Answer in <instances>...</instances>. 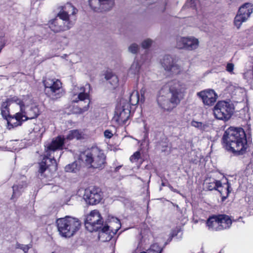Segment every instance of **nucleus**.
<instances>
[{
  "mask_svg": "<svg viewBox=\"0 0 253 253\" xmlns=\"http://www.w3.org/2000/svg\"><path fill=\"white\" fill-rule=\"evenodd\" d=\"M105 156L103 151L97 148L91 149L81 154L79 161L85 166L94 169L102 168L105 162Z\"/></svg>",
  "mask_w": 253,
  "mask_h": 253,
  "instance_id": "obj_6",
  "label": "nucleus"
},
{
  "mask_svg": "<svg viewBox=\"0 0 253 253\" xmlns=\"http://www.w3.org/2000/svg\"><path fill=\"white\" fill-rule=\"evenodd\" d=\"M207 225L210 230L214 231L221 230L219 224L218 215H214L209 217L207 221Z\"/></svg>",
  "mask_w": 253,
  "mask_h": 253,
  "instance_id": "obj_23",
  "label": "nucleus"
},
{
  "mask_svg": "<svg viewBox=\"0 0 253 253\" xmlns=\"http://www.w3.org/2000/svg\"><path fill=\"white\" fill-rule=\"evenodd\" d=\"M253 12V5L250 3H246L241 6L234 18V25L239 29L243 23L246 22Z\"/></svg>",
  "mask_w": 253,
  "mask_h": 253,
  "instance_id": "obj_15",
  "label": "nucleus"
},
{
  "mask_svg": "<svg viewBox=\"0 0 253 253\" xmlns=\"http://www.w3.org/2000/svg\"><path fill=\"white\" fill-rule=\"evenodd\" d=\"M191 124L192 126L197 128L202 131L207 130L209 127V125L206 123H203L200 122L192 121Z\"/></svg>",
  "mask_w": 253,
  "mask_h": 253,
  "instance_id": "obj_29",
  "label": "nucleus"
},
{
  "mask_svg": "<svg viewBox=\"0 0 253 253\" xmlns=\"http://www.w3.org/2000/svg\"><path fill=\"white\" fill-rule=\"evenodd\" d=\"M17 100H19V97L17 96L9 97L3 102L1 105V114L3 118L6 120L7 128L9 129L21 126V123L18 122L16 118V114L13 116L9 114V106L12 103H15L17 105Z\"/></svg>",
  "mask_w": 253,
  "mask_h": 253,
  "instance_id": "obj_9",
  "label": "nucleus"
},
{
  "mask_svg": "<svg viewBox=\"0 0 253 253\" xmlns=\"http://www.w3.org/2000/svg\"><path fill=\"white\" fill-rule=\"evenodd\" d=\"M16 248L22 250L24 253H27L29 249L32 248V245L30 244L23 245L20 244H17L16 245Z\"/></svg>",
  "mask_w": 253,
  "mask_h": 253,
  "instance_id": "obj_35",
  "label": "nucleus"
},
{
  "mask_svg": "<svg viewBox=\"0 0 253 253\" xmlns=\"http://www.w3.org/2000/svg\"><path fill=\"white\" fill-rule=\"evenodd\" d=\"M166 89H168L169 93L173 97L174 102L176 101L179 104L183 98L184 93L187 89L186 84L179 80H172L163 86Z\"/></svg>",
  "mask_w": 253,
  "mask_h": 253,
  "instance_id": "obj_8",
  "label": "nucleus"
},
{
  "mask_svg": "<svg viewBox=\"0 0 253 253\" xmlns=\"http://www.w3.org/2000/svg\"><path fill=\"white\" fill-rule=\"evenodd\" d=\"M84 197L90 205H96L101 201L103 194L99 188L89 187L85 189Z\"/></svg>",
  "mask_w": 253,
  "mask_h": 253,
  "instance_id": "obj_17",
  "label": "nucleus"
},
{
  "mask_svg": "<svg viewBox=\"0 0 253 253\" xmlns=\"http://www.w3.org/2000/svg\"><path fill=\"white\" fill-rule=\"evenodd\" d=\"M127 99H121L120 105L121 108L119 109L117 108L116 113L118 115V120L119 121L126 123L129 117L131 107L128 103L126 104V101Z\"/></svg>",
  "mask_w": 253,
  "mask_h": 253,
  "instance_id": "obj_22",
  "label": "nucleus"
},
{
  "mask_svg": "<svg viewBox=\"0 0 253 253\" xmlns=\"http://www.w3.org/2000/svg\"><path fill=\"white\" fill-rule=\"evenodd\" d=\"M210 184L213 185V187H215V190H217L218 188L221 187L222 186L221 182L219 180H214L213 182H210Z\"/></svg>",
  "mask_w": 253,
  "mask_h": 253,
  "instance_id": "obj_38",
  "label": "nucleus"
},
{
  "mask_svg": "<svg viewBox=\"0 0 253 253\" xmlns=\"http://www.w3.org/2000/svg\"><path fill=\"white\" fill-rule=\"evenodd\" d=\"M17 102L20 111L16 113V118L21 123V125L22 122L35 119L40 115L39 106L31 96L25 95L19 97Z\"/></svg>",
  "mask_w": 253,
  "mask_h": 253,
  "instance_id": "obj_3",
  "label": "nucleus"
},
{
  "mask_svg": "<svg viewBox=\"0 0 253 253\" xmlns=\"http://www.w3.org/2000/svg\"><path fill=\"white\" fill-rule=\"evenodd\" d=\"M180 231V229L179 228H176L172 230L170 235L171 237H173L174 236H177V234Z\"/></svg>",
  "mask_w": 253,
  "mask_h": 253,
  "instance_id": "obj_41",
  "label": "nucleus"
},
{
  "mask_svg": "<svg viewBox=\"0 0 253 253\" xmlns=\"http://www.w3.org/2000/svg\"><path fill=\"white\" fill-rule=\"evenodd\" d=\"M162 249L157 243L154 244L151 246L150 249L145 252L147 253H161Z\"/></svg>",
  "mask_w": 253,
  "mask_h": 253,
  "instance_id": "obj_32",
  "label": "nucleus"
},
{
  "mask_svg": "<svg viewBox=\"0 0 253 253\" xmlns=\"http://www.w3.org/2000/svg\"><path fill=\"white\" fill-rule=\"evenodd\" d=\"M121 224L119 219L112 217V221L110 222V225H105L101 227V231L99 233V238L102 242L110 241L113 237L120 229Z\"/></svg>",
  "mask_w": 253,
  "mask_h": 253,
  "instance_id": "obj_11",
  "label": "nucleus"
},
{
  "mask_svg": "<svg viewBox=\"0 0 253 253\" xmlns=\"http://www.w3.org/2000/svg\"><path fill=\"white\" fill-rule=\"evenodd\" d=\"M198 1L195 0H187L185 4L183 6V8L186 9L187 8L191 7L197 10V4Z\"/></svg>",
  "mask_w": 253,
  "mask_h": 253,
  "instance_id": "obj_33",
  "label": "nucleus"
},
{
  "mask_svg": "<svg viewBox=\"0 0 253 253\" xmlns=\"http://www.w3.org/2000/svg\"><path fill=\"white\" fill-rule=\"evenodd\" d=\"M27 184L25 182L22 181L17 185H14L12 187L13 194L11 197L12 199L17 198L20 196L23 192L24 189L26 187Z\"/></svg>",
  "mask_w": 253,
  "mask_h": 253,
  "instance_id": "obj_26",
  "label": "nucleus"
},
{
  "mask_svg": "<svg viewBox=\"0 0 253 253\" xmlns=\"http://www.w3.org/2000/svg\"><path fill=\"white\" fill-rule=\"evenodd\" d=\"M53 20L50 24V28L54 32H60L61 31H66L70 29L73 26L71 20L69 21L62 20L59 18Z\"/></svg>",
  "mask_w": 253,
  "mask_h": 253,
  "instance_id": "obj_21",
  "label": "nucleus"
},
{
  "mask_svg": "<svg viewBox=\"0 0 253 253\" xmlns=\"http://www.w3.org/2000/svg\"><path fill=\"white\" fill-rule=\"evenodd\" d=\"M45 91L53 99L60 97L62 94V83L55 78H46L43 81Z\"/></svg>",
  "mask_w": 253,
  "mask_h": 253,
  "instance_id": "obj_12",
  "label": "nucleus"
},
{
  "mask_svg": "<svg viewBox=\"0 0 253 253\" xmlns=\"http://www.w3.org/2000/svg\"><path fill=\"white\" fill-rule=\"evenodd\" d=\"M205 105L212 106L215 102L217 96L212 89H206L197 93Z\"/></svg>",
  "mask_w": 253,
  "mask_h": 253,
  "instance_id": "obj_20",
  "label": "nucleus"
},
{
  "mask_svg": "<svg viewBox=\"0 0 253 253\" xmlns=\"http://www.w3.org/2000/svg\"><path fill=\"white\" fill-rule=\"evenodd\" d=\"M234 65L233 63H228L226 66V71L231 74L233 73Z\"/></svg>",
  "mask_w": 253,
  "mask_h": 253,
  "instance_id": "obj_39",
  "label": "nucleus"
},
{
  "mask_svg": "<svg viewBox=\"0 0 253 253\" xmlns=\"http://www.w3.org/2000/svg\"><path fill=\"white\" fill-rule=\"evenodd\" d=\"M146 253V252H141V253Z\"/></svg>",
  "mask_w": 253,
  "mask_h": 253,
  "instance_id": "obj_46",
  "label": "nucleus"
},
{
  "mask_svg": "<svg viewBox=\"0 0 253 253\" xmlns=\"http://www.w3.org/2000/svg\"><path fill=\"white\" fill-rule=\"evenodd\" d=\"M169 187L171 191L175 192H177V190L176 189H174L171 186H169Z\"/></svg>",
  "mask_w": 253,
  "mask_h": 253,
  "instance_id": "obj_45",
  "label": "nucleus"
},
{
  "mask_svg": "<svg viewBox=\"0 0 253 253\" xmlns=\"http://www.w3.org/2000/svg\"><path fill=\"white\" fill-rule=\"evenodd\" d=\"M168 89L163 86L159 91L157 96V103L160 107L166 111H171L176 107L179 103L176 101L174 102L173 97L170 95Z\"/></svg>",
  "mask_w": 253,
  "mask_h": 253,
  "instance_id": "obj_13",
  "label": "nucleus"
},
{
  "mask_svg": "<svg viewBox=\"0 0 253 253\" xmlns=\"http://www.w3.org/2000/svg\"><path fill=\"white\" fill-rule=\"evenodd\" d=\"M141 64L137 60H134L128 70L129 75H138L139 73Z\"/></svg>",
  "mask_w": 253,
  "mask_h": 253,
  "instance_id": "obj_27",
  "label": "nucleus"
},
{
  "mask_svg": "<svg viewBox=\"0 0 253 253\" xmlns=\"http://www.w3.org/2000/svg\"><path fill=\"white\" fill-rule=\"evenodd\" d=\"M162 185L163 186H164V185H164V184L163 183H162Z\"/></svg>",
  "mask_w": 253,
  "mask_h": 253,
  "instance_id": "obj_47",
  "label": "nucleus"
},
{
  "mask_svg": "<svg viewBox=\"0 0 253 253\" xmlns=\"http://www.w3.org/2000/svg\"><path fill=\"white\" fill-rule=\"evenodd\" d=\"M230 188H231V187H230V184H229V182L228 181H227V187H226L227 196L228 195V194L231 192V190H230Z\"/></svg>",
  "mask_w": 253,
  "mask_h": 253,
  "instance_id": "obj_42",
  "label": "nucleus"
},
{
  "mask_svg": "<svg viewBox=\"0 0 253 253\" xmlns=\"http://www.w3.org/2000/svg\"><path fill=\"white\" fill-rule=\"evenodd\" d=\"M81 138V134L78 130H72L69 131L66 137V139L72 140L73 139H79Z\"/></svg>",
  "mask_w": 253,
  "mask_h": 253,
  "instance_id": "obj_31",
  "label": "nucleus"
},
{
  "mask_svg": "<svg viewBox=\"0 0 253 253\" xmlns=\"http://www.w3.org/2000/svg\"><path fill=\"white\" fill-rule=\"evenodd\" d=\"M90 85L86 84L84 86H78L75 85L72 90L73 97L72 102L78 103L84 102L85 104L83 107L81 106H74L73 109V112L76 114H82L88 111L89 108L90 99L89 92L90 91ZM81 106V104H80Z\"/></svg>",
  "mask_w": 253,
  "mask_h": 253,
  "instance_id": "obj_5",
  "label": "nucleus"
},
{
  "mask_svg": "<svg viewBox=\"0 0 253 253\" xmlns=\"http://www.w3.org/2000/svg\"><path fill=\"white\" fill-rule=\"evenodd\" d=\"M234 111V106L232 103L225 101H218L213 108L215 117L221 120H229Z\"/></svg>",
  "mask_w": 253,
  "mask_h": 253,
  "instance_id": "obj_10",
  "label": "nucleus"
},
{
  "mask_svg": "<svg viewBox=\"0 0 253 253\" xmlns=\"http://www.w3.org/2000/svg\"><path fill=\"white\" fill-rule=\"evenodd\" d=\"M78 10L70 3H67L61 7V10L57 15V17L62 20L69 21L71 20L72 24L74 25L76 21L75 15Z\"/></svg>",
  "mask_w": 253,
  "mask_h": 253,
  "instance_id": "obj_18",
  "label": "nucleus"
},
{
  "mask_svg": "<svg viewBox=\"0 0 253 253\" xmlns=\"http://www.w3.org/2000/svg\"><path fill=\"white\" fill-rule=\"evenodd\" d=\"M105 79L108 81L113 88H115L118 85L119 79L118 77L112 73L108 72L105 74Z\"/></svg>",
  "mask_w": 253,
  "mask_h": 253,
  "instance_id": "obj_28",
  "label": "nucleus"
},
{
  "mask_svg": "<svg viewBox=\"0 0 253 253\" xmlns=\"http://www.w3.org/2000/svg\"><path fill=\"white\" fill-rule=\"evenodd\" d=\"M90 7L95 11H108L114 5V0H89Z\"/></svg>",
  "mask_w": 253,
  "mask_h": 253,
  "instance_id": "obj_19",
  "label": "nucleus"
},
{
  "mask_svg": "<svg viewBox=\"0 0 253 253\" xmlns=\"http://www.w3.org/2000/svg\"><path fill=\"white\" fill-rule=\"evenodd\" d=\"M104 135L105 137L107 138H110L112 137L113 133L110 130L107 129L104 131Z\"/></svg>",
  "mask_w": 253,
  "mask_h": 253,
  "instance_id": "obj_40",
  "label": "nucleus"
},
{
  "mask_svg": "<svg viewBox=\"0 0 253 253\" xmlns=\"http://www.w3.org/2000/svg\"><path fill=\"white\" fill-rule=\"evenodd\" d=\"M79 169L80 165L78 164V162L76 161L67 165L65 168V170L68 172H76Z\"/></svg>",
  "mask_w": 253,
  "mask_h": 253,
  "instance_id": "obj_30",
  "label": "nucleus"
},
{
  "mask_svg": "<svg viewBox=\"0 0 253 253\" xmlns=\"http://www.w3.org/2000/svg\"><path fill=\"white\" fill-rule=\"evenodd\" d=\"M139 49L138 44L136 43H132L128 47V51L132 54H136Z\"/></svg>",
  "mask_w": 253,
  "mask_h": 253,
  "instance_id": "obj_34",
  "label": "nucleus"
},
{
  "mask_svg": "<svg viewBox=\"0 0 253 253\" xmlns=\"http://www.w3.org/2000/svg\"><path fill=\"white\" fill-rule=\"evenodd\" d=\"M140 157V153L139 151L135 152L129 158L132 163L137 162Z\"/></svg>",
  "mask_w": 253,
  "mask_h": 253,
  "instance_id": "obj_37",
  "label": "nucleus"
},
{
  "mask_svg": "<svg viewBox=\"0 0 253 253\" xmlns=\"http://www.w3.org/2000/svg\"><path fill=\"white\" fill-rule=\"evenodd\" d=\"M64 140V137L58 136L53 139L50 143L45 145L46 154L42 161L39 164V172L43 173L49 167H52V169L54 170L56 169L57 164L55 158L57 157L59 158L61 156V152L57 151L62 150Z\"/></svg>",
  "mask_w": 253,
  "mask_h": 253,
  "instance_id": "obj_2",
  "label": "nucleus"
},
{
  "mask_svg": "<svg viewBox=\"0 0 253 253\" xmlns=\"http://www.w3.org/2000/svg\"><path fill=\"white\" fill-rule=\"evenodd\" d=\"M225 149L236 155L244 154L248 147L246 134L242 128L230 127L222 137Z\"/></svg>",
  "mask_w": 253,
  "mask_h": 253,
  "instance_id": "obj_1",
  "label": "nucleus"
},
{
  "mask_svg": "<svg viewBox=\"0 0 253 253\" xmlns=\"http://www.w3.org/2000/svg\"><path fill=\"white\" fill-rule=\"evenodd\" d=\"M176 42L177 48L190 51L197 49L199 44V40L194 37H178Z\"/></svg>",
  "mask_w": 253,
  "mask_h": 253,
  "instance_id": "obj_16",
  "label": "nucleus"
},
{
  "mask_svg": "<svg viewBox=\"0 0 253 253\" xmlns=\"http://www.w3.org/2000/svg\"><path fill=\"white\" fill-rule=\"evenodd\" d=\"M152 43V41L150 39L144 40L141 43V46L144 48H147L150 47Z\"/></svg>",
  "mask_w": 253,
  "mask_h": 253,
  "instance_id": "obj_36",
  "label": "nucleus"
},
{
  "mask_svg": "<svg viewBox=\"0 0 253 253\" xmlns=\"http://www.w3.org/2000/svg\"><path fill=\"white\" fill-rule=\"evenodd\" d=\"M161 64L165 71L172 75H178L186 73L190 67V62L187 60L170 56L165 55L161 59Z\"/></svg>",
  "mask_w": 253,
  "mask_h": 253,
  "instance_id": "obj_4",
  "label": "nucleus"
},
{
  "mask_svg": "<svg viewBox=\"0 0 253 253\" xmlns=\"http://www.w3.org/2000/svg\"><path fill=\"white\" fill-rule=\"evenodd\" d=\"M208 188L210 190H212L213 189H215V187H213V185L210 184V182L208 184Z\"/></svg>",
  "mask_w": 253,
  "mask_h": 253,
  "instance_id": "obj_43",
  "label": "nucleus"
},
{
  "mask_svg": "<svg viewBox=\"0 0 253 253\" xmlns=\"http://www.w3.org/2000/svg\"><path fill=\"white\" fill-rule=\"evenodd\" d=\"M56 224L60 234L66 238L73 236L81 226V222L78 218L70 216L58 219Z\"/></svg>",
  "mask_w": 253,
  "mask_h": 253,
  "instance_id": "obj_7",
  "label": "nucleus"
},
{
  "mask_svg": "<svg viewBox=\"0 0 253 253\" xmlns=\"http://www.w3.org/2000/svg\"><path fill=\"white\" fill-rule=\"evenodd\" d=\"M218 215L221 230L229 228L232 224V220L230 217L225 214H219Z\"/></svg>",
  "mask_w": 253,
  "mask_h": 253,
  "instance_id": "obj_25",
  "label": "nucleus"
},
{
  "mask_svg": "<svg viewBox=\"0 0 253 253\" xmlns=\"http://www.w3.org/2000/svg\"><path fill=\"white\" fill-rule=\"evenodd\" d=\"M122 99H127V101H126V104L127 103L129 104L130 107L137 105L139 100V93L137 91L133 90L128 96L123 98Z\"/></svg>",
  "mask_w": 253,
  "mask_h": 253,
  "instance_id": "obj_24",
  "label": "nucleus"
},
{
  "mask_svg": "<svg viewBox=\"0 0 253 253\" xmlns=\"http://www.w3.org/2000/svg\"><path fill=\"white\" fill-rule=\"evenodd\" d=\"M122 166H119L118 167H117L115 169V171L117 172L118 170L122 168Z\"/></svg>",
  "mask_w": 253,
  "mask_h": 253,
  "instance_id": "obj_44",
  "label": "nucleus"
},
{
  "mask_svg": "<svg viewBox=\"0 0 253 253\" xmlns=\"http://www.w3.org/2000/svg\"><path fill=\"white\" fill-rule=\"evenodd\" d=\"M84 225L86 229L90 232L97 231L102 227L103 220L98 211L93 210L86 216Z\"/></svg>",
  "mask_w": 253,
  "mask_h": 253,
  "instance_id": "obj_14",
  "label": "nucleus"
}]
</instances>
